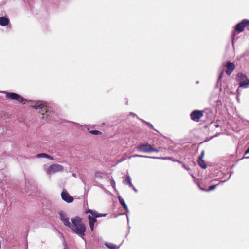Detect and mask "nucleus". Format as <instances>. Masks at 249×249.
Listing matches in <instances>:
<instances>
[{
    "label": "nucleus",
    "mask_w": 249,
    "mask_h": 249,
    "mask_svg": "<svg viewBox=\"0 0 249 249\" xmlns=\"http://www.w3.org/2000/svg\"><path fill=\"white\" fill-rule=\"evenodd\" d=\"M95 177L101 179L103 178L102 173L100 172H96L95 173Z\"/></svg>",
    "instance_id": "nucleus-24"
},
{
    "label": "nucleus",
    "mask_w": 249,
    "mask_h": 249,
    "mask_svg": "<svg viewBox=\"0 0 249 249\" xmlns=\"http://www.w3.org/2000/svg\"><path fill=\"white\" fill-rule=\"evenodd\" d=\"M105 245L109 249H112V248H113V246H116V245L113 244L105 243Z\"/></svg>",
    "instance_id": "nucleus-32"
},
{
    "label": "nucleus",
    "mask_w": 249,
    "mask_h": 249,
    "mask_svg": "<svg viewBox=\"0 0 249 249\" xmlns=\"http://www.w3.org/2000/svg\"><path fill=\"white\" fill-rule=\"evenodd\" d=\"M204 154H205L204 151V150L202 151L200 155L198 157V160H203V159L204 156Z\"/></svg>",
    "instance_id": "nucleus-28"
},
{
    "label": "nucleus",
    "mask_w": 249,
    "mask_h": 249,
    "mask_svg": "<svg viewBox=\"0 0 249 249\" xmlns=\"http://www.w3.org/2000/svg\"><path fill=\"white\" fill-rule=\"evenodd\" d=\"M89 133L91 134L95 135H100L102 134L101 132H100V131H98V130H96L89 131Z\"/></svg>",
    "instance_id": "nucleus-23"
},
{
    "label": "nucleus",
    "mask_w": 249,
    "mask_h": 249,
    "mask_svg": "<svg viewBox=\"0 0 249 249\" xmlns=\"http://www.w3.org/2000/svg\"><path fill=\"white\" fill-rule=\"evenodd\" d=\"M141 120L142 121V122L145 123L146 125H147L150 128L157 131V130L154 128L153 125L150 123L146 122L142 119H141Z\"/></svg>",
    "instance_id": "nucleus-20"
},
{
    "label": "nucleus",
    "mask_w": 249,
    "mask_h": 249,
    "mask_svg": "<svg viewBox=\"0 0 249 249\" xmlns=\"http://www.w3.org/2000/svg\"><path fill=\"white\" fill-rule=\"evenodd\" d=\"M203 116V111L194 110L190 113L191 119L194 122H198Z\"/></svg>",
    "instance_id": "nucleus-7"
},
{
    "label": "nucleus",
    "mask_w": 249,
    "mask_h": 249,
    "mask_svg": "<svg viewBox=\"0 0 249 249\" xmlns=\"http://www.w3.org/2000/svg\"><path fill=\"white\" fill-rule=\"evenodd\" d=\"M135 149L137 151L142 153L159 152L160 151L158 149L152 147L151 145L148 142L140 143L136 146Z\"/></svg>",
    "instance_id": "nucleus-4"
},
{
    "label": "nucleus",
    "mask_w": 249,
    "mask_h": 249,
    "mask_svg": "<svg viewBox=\"0 0 249 249\" xmlns=\"http://www.w3.org/2000/svg\"><path fill=\"white\" fill-rule=\"evenodd\" d=\"M198 163L202 169H204L207 168V165L204 160H198Z\"/></svg>",
    "instance_id": "nucleus-19"
},
{
    "label": "nucleus",
    "mask_w": 249,
    "mask_h": 249,
    "mask_svg": "<svg viewBox=\"0 0 249 249\" xmlns=\"http://www.w3.org/2000/svg\"><path fill=\"white\" fill-rule=\"evenodd\" d=\"M118 198L121 205L124 207V209H125L127 211V212H128V207L126 204L124 199L123 198H122L120 196H119Z\"/></svg>",
    "instance_id": "nucleus-17"
},
{
    "label": "nucleus",
    "mask_w": 249,
    "mask_h": 249,
    "mask_svg": "<svg viewBox=\"0 0 249 249\" xmlns=\"http://www.w3.org/2000/svg\"><path fill=\"white\" fill-rule=\"evenodd\" d=\"M204 154H205L204 151V150L202 151L200 155L198 157V160H203V159L204 156Z\"/></svg>",
    "instance_id": "nucleus-29"
},
{
    "label": "nucleus",
    "mask_w": 249,
    "mask_h": 249,
    "mask_svg": "<svg viewBox=\"0 0 249 249\" xmlns=\"http://www.w3.org/2000/svg\"><path fill=\"white\" fill-rule=\"evenodd\" d=\"M217 185H212L209 187V189L207 190V191H212L213 190H214Z\"/></svg>",
    "instance_id": "nucleus-30"
},
{
    "label": "nucleus",
    "mask_w": 249,
    "mask_h": 249,
    "mask_svg": "<svg viewBox=\"0 0 249 249\" xmlns=\"http://www.w3.org/2000/svg\"><path fill=\"white\" fill-rule=\"evenodd\" d=\"M123 183L125 185H128L129 187L133 186L131 179L129 175H126L123 179Z\"/></svg>",
    "instance_id": "nucleus-14"
},
{
    "label": "nucleus",
    "mask_w": 249,
    "mask_h": 249,
    "mask_svg": "<svg viewBox=\"0 0 249 249\" xmlns=\"http://www.w3.org/2000/svg\"><path fill=\"white\" fill-rule=\"evenodd\" d=\"M225 67L226 68V73L227 75H230L235 69L234 63H226Z\"/></svg>",
    "instance_id": "nucleus-11"
},
{
    "label": "nucleus",
    "mask_w": 249,
    "mask_h": 249,
    "mask_svg": "<svg viewBox=\"0 0 249 249\" xmlns=\"http://www.w3.org/2000/svg\"><path fill=\"white\" fill-rule=\"evenodd\" d=\"M210 126L212 127V128H218L219 127V125L218 124H217L215 122H212L211 124H210Z\"/></svg>",
    "instance_id": "nucleus-26"
},
{
    "label": "nucleus",
    "mask_w": 249,
    "mask_h": 249,
    "mask_svg": "<svg viewBox=\"0 0 249 249\" xmlns=\"http://www.w3.org/2000/svg\"><path fill=\"white\" fill-rule=\"evenodd\" d=\"M155 159H162L164 160H170L173 162H178L179 163H182L181 161L179 160L175 159L174 158L171 157H157Z\"/></svg>",
    "instance_id": "nucleus-15"
},
{
    "label": "nucleus",
    "mask_w": 249,
    "mask_h": 249,
    "mask_svg": "<svg viewBox=\"0 0 249 249\" xmlns=\"http://www.w3.org/2000/svg\"><path fill=\"white\" fill-rule=\"evenodd\" d=\"M71 222L67 226L71 229L72 232L81 237L83 240V236L85 235L86 228L85 224L82 222V219L79 216H76L71 219Z\"/></svg>",
    "instance_id": "nucleus-1"
},
{
    "label": "nucleus",
    "mask_w": 249,
    "mask_h": 249,
    "mask_svg": "<svg viewBox=\"0 0 249 249\" xmlns=\"http://www.w3.org/2000/svg\"><path fill=\"white\" fill-rule=\"evenodd\" d=\"M31 107L36 109H43L45 112L42 113L43 119H51L54 114L51 107L45 102L38 101L35 105H32Z\"/></svg>",
    "instance_id": "nucleus-2"
},
{
    "label": "nucleus",
    "mask_w": 249,
    "mask_h": 249,
    "mask_svg": "<svg viewBox=\"0 0 249 249\" xmlns=\"http://www.w3.org/2000/svg\"><path fill=\"white\" fill-rule=\"evenodd\" d=\"M236 81L239 84V87L237 89L236 92L238 95H240L241 93L240 88H248L249 87V79L247 78L245 74L242 73H238L236 76Z\"/></svg>",
    "instance_id": "nucleus-3"
},
{
    "label": "nucleus",
    "mask_w": 249,
    "mask_h": 249,
    "mask_svg": "<svg viewBox=\"0 0 249 249\" xmlns=\"http://www.w3.org/2000/svg\"><path fill=\"white\" fill-rule=\"evenodd\" d=\"M36 157L37 158H45L49 159L51 160H53V158L52 156L44 153L38 154L37 155H36Z\"/></svg>",
    "instance_id": "nucleus-16"
},
{
    "label": "nucleus",
    "mask_w": 249,
    "mask_h": 249,
    "mask_svg": "<svg viewBox=\"0 0 249 249\" xmlns=\"http://www.w3.org/2000/svg\"><path fill=\"white\" fill-rule=\"evenodd\" d=\"M129 114H130V115H131V116H137L136 114H135V113H132V112H130V113H129Z\"/></svg>",
    "instance_id": "nucleus-36"
},
{
    "label": "nucleus",
    "mask_w": 249,
    "mask_h": 249,
    "mask_svg": "<svg viewBox=\"0 0 249 249\" xmlns=\"http://www.w3.org/2000/svg\"><path fill=\"white\" fill-rule=\"evenodd\" d=\"M131 187H132L133 188V189L134 190V191L135 192H138V190L135 188V187L133 185V186H131Z\"/></svg>",
    "instance_id": "nucleus-35"
},
{
    "label": "nucleus",
    "mask_w": 249,
    "mask_h": 249,
    "mask_svg": "<svg viewBox=\"0 0 249 249\" xmlns=\"http://www.w3.org/2000/svg\"><path fill=\"white\" fill-rule=\"evenodd\" d=\"M86 213H90L91 214L92 217H94V215H95V213H96V211H94L91 209H88L86 211Z\"/></svg>",
    "instance_id": "nucleus-25"
},
{
    "label": "nucleus",
    "mask_w": 249,
    "mask_h": 249,
    "mask_svg": "<svg viewBox=\"0 0 249 249\" xmlns=\"http://www.w3.org/2000/svg\"><path fill=\"white\" fill-rule=\"evenodd\" d=\"M0 93L5 94L7 99L16 100L22 104H25L26 102L27 101V100L23 98L22 96L15 92H10L6 91H0Z\"/></svg>",
    "instance_id": "nucleus-5"
},
{
    "label": "nucleus",
    "mask_w": 249,
    "mask_h": 249,
    "mask_svg": "<svg viewBox=\"0 0 249 249\" xmlns=\"http://www.w3.org/2000/svg\"><path fill=\"white\" fill-rule=\"evenodd\" d=\"M248 19H243L235 26V30L239 33L244 31L245 27L247 28Z\"/></svg>",
    "instance_id": "nucleus-9"
},
{
    "label": "nucleus",
    "mask_w": 249,
    "mask_h": 249,
    "mask_svg": "<svg viewBox=\"0 0 249 249\" xmlns=\"http://www.w3.org/2000/svg\"><path fill=\"white\" fill-rule=\"evenodd\" d=\"M111 185L113 188L114 190L116 191L115 182L113 178L112 179H111Z\"/></svg>",
    "instance_id": "nucleus-31"
},
{
    "label": "nucleus",
    "mask_w": 249,
    "mask_h": 249,
    "mask_svg": "<svg viewBox=\"0 0 249 249\" xmlns=\"http://www.w3.org/2000/svg\"><path fill=\"white\" fill-rule=\"evenodd\" d=\"M10 21L9 19L5 17H0V25L5 26L9 24Z\"/></svg>",
    "instance_id": "nucleus-13"
},
{
    "label": "nucleus",
    "mask_w": 249,
    "mask_h": 249,
    "mask_svg": "<svg viewBox=\"0 0 249 249\" xmlns=\"http://www.w3.org/2000/svg\"><path fill=\"white\" fill-rule=\"evenodd\" d=\"M244 158L246 159H249V146L248 149L246 150L245 154H244Z\"/></svg>",
    "instance_id": "nucleus-27"
},
{
    "label": "nucleus",
    "mask_w": 249,
    "mask_h": 249,
    "mask_svg": "<svg viewBox=\"0 0 249 249\" xmlns=\"http://www.w3.org/2000/svg\"><path fill=\"white\" fill-rule=\"evenodd\" d=\"M223 73H224V71L223 70V71H221V72H220V73L219 74V75L218 76V81H217V84H216V87L219 86V81L222 78Z\"/></svg>",
    "instance_id": "nucleus-22"
},
{
    "label": "nucleus",
    "mask_w": 249,
    "mask_h": 249,
    "mask_svg": "<svg viewBox=\"0 0 249 249\" xmlns=\"http://www.w3.org/2000/svg\"><path fill=\"white\" fill-rule=\"evenodd\" d=\"M99 187H100V188H101L102 189H104L105 190V188L101 185V184H99V185H98Z\"/></svg>",
    "instance_id": "nucleus-38"
},
{
    "label": "nucleus",
    "mask_w": 249,
    "mask_h": 249,
    "mask_svg": "<svg viewBox=\"0 0 249 249\" xmlns=\"http://www.w3.org/2000/svg\"><path fill=\"white\" fill-rule=\"evenodd\" d=\"M106 215H107V214H100V213H97V212H96L95 215H94V217L97 219V218H99V217H105V216H106Z\"/></svg>",
    "instance_id": "nucleus-21"
},
{
    "label": "nucleus",
    "mask_w": 249,
    "mask_h": 249,
    "mask_svg": "<svg viewBox=\"0 0 249 249\" xmlns=\"http://www.w3.org/2000/svg\"><path fill=\"white\" fill-rule=\"evenodd\" d=\"M64 170V167L59 164H52L45 169L46 172L48 175H51L58 172H62Z\"/></svg>",
    "instance_id": "nucleus-6"
},
{
    "label": "nucleus",
    "mask_w": 249,
    "mask_h": 249,
    "mask_svg": "<svg viewBox=\"0 0 249 249\" xmlns=\"http://www.w3.org/2000/svg\"><path fill=\"white\" fill-rule=\"evenodd\" d=\"M64 249H69L67 246L66 245H64Z\"/></svg>",
    "instance_id": "nucleus-41"
},
{
    "label": "nucleus",
    "mask_w": 249,
    "mask_h": 249,
    "mask_svg": "<svg viewBox=\"0 0 249 249\" xmlns=\"http://www.w3.org/2000/svg\"><path fill=\"white\" fill-rule=\"evenodd\" d=\"M88 219L89 221V226L91 231H93L94 229L95 223L97 222V219L94 217H92L91 215H89L88 216Z\"/></svg>",
    "instance_id": "nucleus-12"
},
{
    "label": "nucleus",
    "mask_w": 249,
    "mask_h": 249,
    "mask_svg": "<svg viewBox=\"0 0 249 249\" xmlns=\"http://www.w3.org/2000/svg\"><path fill=\"white\" fill-rule=\"evenodd\" d=\"M201 190L203 191H206L205 189H203V188H200Z\"/></svg>",
    "instance_id": "nucleus-43"
},
{
    "label": "nucleus",
    "mask_w": 249,
    "mask_h": 249,
    "mask_svg": "<svg viewBox=\"0 0 249 249\" xmlns=\"http://www.w3.org/2000/svg\"><path fill=\"white\" fill-rule=\"evenodd\" d=\"M233 173H234V172H233V171H231V174H230V175L229 177H228V178H227V180H228V179L231 178V175H232V174H233Z\"/></svg>",
    "instance_id": "nucleus-34"
},
{
    "label": "nucleus",
    "mask_w": 249,
    "mask_h": 249,
    "mask_svg": "<svg viewBox=\"0 0 249 249\" xmlns=\"http://www.w3.org/2000/svg\"><path fill=\"white\" fill-rule=\"evenodd\" d=\"M116 248V246H113V248H112V249H115Z\"/></svg>",
    "instance_id": "nucleus-42"
},
{
    "label": "nucleus",
    "mask_w": 249,
    "mask_h": 249,
    "mask_svg": "<svg viewBox=\"0 0 249 249\" xmlns=\"http://www.w3.org/2000/svg\"><path fill=\"white\" fill-rule=\"evenodd\" d=\"M81 180H82V182L84 183V184L85 185H86V183L85 181L83 178H81Z\"/></svg>",
    "instance_id": "nucleus-40"
},
{
    "label": "nucleus",
    "mask_w": 249,
    "mask_h": 249,
    "mask_svg": "<svg viewBox=\"0 0 249 249\" xmlns=\"http://www.w3.org/2000/svg\"><path fill=\"white\" fill-rule=\"evenodd\" d=\"M58 214L60 216V219L63 222L65 226H68L71 222L69 220V218L67 217L66 213L63 211H60L58 212Z\"/></svg>",
    "instance_id": "nucleus-8"
},
{
    "label": "nucleus",
    "mask_w": 249,
    "mask_h": 249,
    "mask_svg": "<svg viewBox=\"0 0 249 249\" xmlns=\"http://www.w3.org/2000/svg\"><path fill=\"white\" fill-rule=\"evenodd\" d=\"M61 196L62 199L67 203H71L73 200V197L64 189L61 193Z\"/></svg>",
    "instance_id": "nucleus-10"
},
{
    "label": "nucleus",
    "mask_w": 249,
    "mask_h": 249,
    "mask_svg": "<svg viewBox=\"0 0 249 249\" xmlns=\"http://www.w3.org/2000/svg\"><path fill=\"white\" fill-rule=\"evenodd\" d=\"M73 176H74V177H76L75 174H73Z\"/></svg>",
    "instance_id": "nucleus-45"
},
{
    "label": "nucleus",
    "mask_w": 249,
    "mask_h": 249,
    "mask_svg": "<svg viewBox=\"0 0 249 249\" xmlns=\"http://www.w3.org/2000/svg\"><path fill=\"white\" fill-rule=\"evenodd\" d=\"M182 167L186 170L189 171V170H190L191 169L189 167V166L188 165H185V164H182Z\"/></svg>",
    "instance_id": "nucleus-33"
},
{
    "label": "nucleus",
    "mask_w": 249,
    "mask_h": 249,
    "mask_svg": "<svg viewBox=\"0 0 249 249\" xmlns=\"http://www.w3.org/2000/svg\"><path fill=\"white\" fill-rule=\"evenodd\" d=\"M247 30L249 31V20H248Z\"/></svg>",
    "instance_id": "nucleus-37"
},
{
    "label": "nucleus",
    "mask_w": 249,
    "mask_h": 249,
    "mask_svg": "<svg viewBox=\"0 0 249 249\" xmlns=\"http://www.w3.org/2000/svg\"><path fill=\"white\" fill-rule=\"evenodd\" d=\"M220 134V133H218L215 134L214 136H213V138L218 136Z\"/></svg>",
    "instance_id": "nucleus-39"
},
{
    "label": "nucleus",
    "mask_w": 249,
    "mask_h": 249,
    "mask_svg": "<svg viewBox=\"0 0 249 249\" xmlns=\"http://www.w3.org/2000/svg\"><path fill=\"white\" fill-rule=\"evenodd\" d=\"M126 216H127V222H129V218H128V216L127 215H126Z\"/></svg>",
    "instance_id": "nucleus-44"
},
{
    "label": "nucleus",
    "mask_w": 249,
    "mask_h": 249,
    "mask_svg": "<svg viewBox=\"0 0 249 249\" xmlns=\"http://www.w3.org/2000/svg\"><path fill=\"white\" fill-rule=\"evenodd\" d=\"M135 157H141V158H150V159H155L156 158H157V157H151V156L141 155H138V154H134L133 155H131L129 158L131 159L132 158H135Z\"/></svg>",
    "instance_id": "nucleus-18"
},
{
    "label": "nucleus",
    "mask_w": 249,
    "mask_h": 249,
    "mask_svg": "<svg viewBox=\"0 0 249 249\" xmlns=\"http://www.w3.org/2000/svg\"><path fill=\"white\" fill-rule=\"evenodd\" d=\"M222 90L221 88H220V90L221 91Z\"/></svg>",
    "instance_id": "nucleus-46"
}]
</instances>
